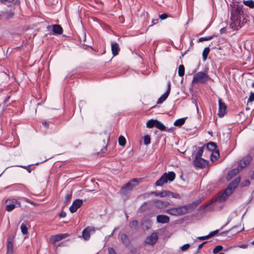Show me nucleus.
<instances>
[{"label":"nucleus","mask_w":254,"mask_h":254,"mask_svg":"<svg viewBox=\"0 0 254 254\" xmlns=\"http://www.w3.org/2000/svg\"><path fill=\"white\" fill-rule=\"evenodd\" d=\"M138 225V221L137 220H134L130 222L129 224V227L131 228L136 229Z\"/></svg>","instance_id":"4c0bfd02"},{"label":"nucleus","mask_w":254,"mask_h":254,"mask_svg":"<svg viewBox=\"0 0 254 254\" xmlns=\"http://www.w3.org/2000/svg\"><path fill=\"white\" fill-rule=\"evenodd\" d=\"M185 73V67L183 64H181L179 66L178 74L180 76L182 77Z\"/></svg>","instance_id":"f704fd0d"},{"label":"nucleus","mask_w":254,"mask_h":254,"mask_svg":"<svg viewBox=\"0 0 254 254\" xmlns=\"http://www.w3.org/2000/svg\"><path fill=\"white\" fill-rule=\"evenodd\" d=\"M13 1L14 0H0V2L4 4L8 5L12 3Z\"/></svg>","instance_id":"c03bdc74"},{"label":"nucleus","mask_w":254,"mask_h":254,"mask_svg":"<svg viewBox=\"0 0 254 254\" xmlns=\"http://www.w3.org/2000/svg\"><path fill=\"white\" fill-rule=\"evenodd\" d=\"M210 238V236L208 235L204 236H200L198 237V239L200 240H204Z\"/></svg>","instance_id":"09e8293b"},{"label":"nucleus","mask_w":254,"mask_h":254,"mask_svg":"<svg viewBox=\"0 0 254 254\" xmlns=\"http://www.w3.org/2000/svg\"><path fill=\"white\" fill-rule=\"evenodd\" d=\"M156 219L158 223L162 224L167 223L170 220L169 217L165 215H158Z\"/></svg>","instance_id":"a211bd4d"},{"label":"nucleus","mask_w":254,"mask_h":254,"mask_svg":"<svg viewBox=\"0 0 254 254\" xmlns=\"http://www.w3.org/2000/svg\"><path fill=\"white\" fill-rule=\"evenodd\" d=\"M227 110V106L226 104H225L223 103V116H224V114H225V111Z\"/></svg>","instance_id":"6e6d98bb"},{"label":"nucleus","mask_w":254,"mask_h":254,"mask_svg":"<svg viewBox=\"0 0 254 254\" xmlns=\"http://www.w3.org/2000/svg\"><path fill=\"white\" fill-rule=\"evenodd\" d=\"M24 199L26 201H27V202H29V203H31V202H30V200H28V199H26V198H24Z\"/></svg>","instance_id":"e2e57ef3"},{"label":"nucleus","mask_w":254,"mask_h":254,"mask_svg":"<svg viewBox=\"0 0 254 254\" xmlns=\"http://www.w3.org/2000/svg\"><path fill=\"white\" fill-rule=\"evenodd\" d=\"M152 194H154L156 196H158L161 197H163L165 196H169V194L170 193V191L169 190H163L161 192H152Z\"/></svg>","instance_id":"393cba45"},{"label":"nucleus","mask_w":254,"mask_h":254,"mask_svg":"<svg viewBox=\"0 0 254 254\" xmlns=\"http://www.w3.org/2000/svg\"><path fill=\"white\" fill-rule=\"evenodd\" d=\"M157 240L158 236L157 234L152 233L146 238L145 243L147 244L153 245L156 243Z\"/></svg>","instance_id":"2eb2a0df"},{"label":"nucleus","mask_w":254,"mask_h":254,"mask_svg":"<svg viewBox=\"0 0 254 254\" xmlns=\"http://www.w3.org/2000/svg\"><path fill=\"white\" fill-rule=\"evenodd\" d=\"M144 143L145 145H148L150 143V137L149 135H146L144 136Z\"/></svg>","instance_id":"37998d69"},{"label":"nucleus","mask_w":254,"mask_h":254,"mask_svg":"<svg viewBox=\"0 0 254 254\" xmlns=\"http://www.w3.org/2000/svg\"><path fill=\"white\" fill-rule=\"evenodd\" d=\"M240 231L238 230V228L237 227H234L228 231H223V237L224 236H229L230 235H235L237 234Z\"/></svg>","instance_id":"f3484780"},{"label":"nucleus","mask_w":254,"mask_h":254,"mask_svg":"<svg viewBox=\"0 0 254 254\" xmlns=\"http://www.w3.org/2000/svg\"><path fill=\"white\" fill-rule=\"evenodd\" d=\"M186 208V206L183 205L169 209L166 212L168 214L172 215H181L187 213Z\"/></svg>","instance_id":"0eeeda50"},{"label":"nucleus","mask_w":254,"mask_h":254,"mask_svg":"<svg viewBox=\"0 0 254 254\" xmlns=\"http://www.w3.org/2000/svg\"><path fill=\"white\" fill-rule=\"evenodd\" d=\"M252 244L254 245V241L252 242Z\"/></svg>","instance_id":"774afa93"},{"label":"nucleus","mask_w":254,"mask_h":254,"mask_svg":"<svg viewBox=\"0 0 254 254\" xmlns=\"http://www.w3.org/2000/svg\"><path fill=\"white\" fill-rule=\"evenodd\" d=\"M68 236V234H60L52 236L50 238V241L51 243L55 244L57 242L60 241L61 240L65 238Z\"/></svg>","instance_id":"4468645a"},{"label":"nucleus","mask_w":254,"mask_h":254,"mask_svg":"<svg viewBox=\"0 0 254 254\" xmlns=\"http://www.w3.org/2000/svg\"><path fill=\"white\" fill-rule=\"evenodd\" d=\"M53 32L54 34H62L63 32V29L60 25H53Z\"/></svg>","instance_id":"5701e85b"},{"label":"nucleus","mask_w":254,"mask_h":254,"mask_svg":"<svg viewBox=\"0 0 254 254\" xmlns=\"http://www.w3.org/2000/svg\"><path fill=\"white\" fill-rule=\"evenodd\" d=\"M221 250H222V246L221 245H219L216 246L213 250V253L214 254H217L220 252Z\"/></svg>","instance_id":"79ce46f5"},{"label":"nucleus","mask_w":254,"mask_h":254,"mask_svg":"<svg viewBox=\"0 0 254 254\" xmlns=\"http://www.w3.org/2000/svg\"><path fill=\"white\" fill-rule=\"evenodd\" d=\"M190 244H185L183 246H182L181 248L182 251H186L187 250V249H188L190 247Z\"/></svg>","instance_id":"49530a36"},{"label":"nucleus","mask_w":254,"mask_h":254,"mask_svg":"<svg viewBox=\"0 0 254 254\" xmlns=\"http://www.w3.org/2000/svg\"><path fill=\"white\" fill-rule=\"evenodd\" d=\"M169 196L178 199H180L181 198V195L179 193H174L171 191H170Z\"/></svg>","instance_id":"58836bf2"},{"label":"nucleus","mask_w":254,"mask_h":254,"mask_svg":"<svg viewBox=\"0 0 254 254\" xmlns=\"http://www.w3.org/2000/svg\"><path fill=\"white\" fill-rule=\"evenodd\" d=\"M250 185V182L249 180H246L245 181L242 182L240 184V186L241 188H243L245 187H248Z\"/></svg>","instance_id":"a19ab883"},{"label":"nucleus","mask_w":254,"mask_h":254,"mask_svg":"<svg viewBox=\"0 0 254 254\" xmlns=\"http://www.w3.org/2000/svg\"><path fill=\"white\" fill-rule=\"evenodd\" d=\"M111 50L112 54L114 57L118 55L119 51H120L119 45L116 42L112 43Z\"/></svg>","instance_id":"412c9836"},{"label":"nucleus","mask_w":254,"mask_h":254,"mask_svg":"<svg viewBox=\"0 0 254 254\" xmlns=\"http://www.w3.org/2000/svg\"><path fill=\"white\" fill-rule=\"evenodd\" d=\"M218 116L220 118L222 117V101L220 98L219 99V112Z\"/></svg>","instance_id":"473e14b6"},{"label":"nucleus","mask_w":254,"mask_h":254,"mask_svg":"<svg viewBox=\"0 0 254 254\" xmlns=\"http://www.w3.org/2000/svg\"><path fill=\"white\" fill-rule=\"evenodd\" d=\"M187 118H183L177 120L174 123V125L177 127H180L184 124Z\"/></svg>","instance_id":"cd10ccee"},{"label":"nucleus","mask_w":254,"mask_h":254,"mask_svg":"<svg viewBox=\"0 0 254 254\" xmlns=\"http://www.w3.org/2000/svg\"><path fill=\"white\" fill-rule=\"evenodd\" d=\"M193 164L198 168H203L207 165V162L201 157L195 158L193 161Z\"/></svg>","instance_id":"f8f14e48"},{"label":"nucleus","mask_w":254,"mask_h":254,"mask_svg":"<svg viewBox=\"0 0 254 254\" xmlns=\"http://www.w3.org/2000/svg\"><path fill=\"white\" fill-rule=\"evenodd\" d=\"M168 15L167 13H164L159 15V17L162 20H164L168 17Z\"/></svg>","instance_id":"de8ad7c7"},{"label":"nucleus","mask_w":254,"mask_h":254,"mask_svg":"<svg viewBox=\"0 0 254 254\" xmlns=\"http://www.w3.org/2000/svg\"><path fill=\"white\" fill-rule=\"evenodd\" d=\"M157 19L156 20H152V23H153V24H156L157 23Z\"/></svg>","instance_id":"052dcab7"},{"label":"nucleus","mask_w":254,"mask_h":254,"mask_svg":"<svg viewBox=\"0 0 254 254\" xmlns=\"http://www.w3.org/2000/svg\"><path fill=\"white\" fill-rule=\"evenodd\" d=\"M4 11L5 12L4 16H5V19L7 20L12 18L14 15V12L11 10H7Z\"/></svg>","instance_id":"a878e982"},{"label":"nucleus","mask_w":254,"mask_h":254,"mask_svg":"<svg viewBox=\"0 0 254 254\" xmlns=\"http://www.w3.org/2000/svg\"><path fill=\"white\" fill-rule=\"evenodd\" d=\"M171 90V82L170 81H168L167 83V91L164 93L162 96L158 99L157 104H162L164 101H165L167 97H168Z\"/></svg>","instance_id":"9d476101"},{"label":"nucleus","mask_w":254,"mask_h":254,"mask_svg":"<svg viewBox=\"0 0 254 254\" xmlns=\"http://www.w3.org/2000/svg\"><path fill=\"white\" fill-rule=\"evenodd\" d=\"M218 233V230H216L215 231H213L210 232L209 234V235L210 236V238H211V237L214 236V235H216Z\"/></svg>","instance_id":"864d4df0"},{"label":"nucleus","mask_w":254,"mask_h":254,"mask_svg":"<svg viewBox=\"0 0 254 254\" xmlns=\"http://www.w3.org/2000/svg\"><path fill=\"white\" fill-rule=\"evenodd\" d=\"M119 235L121 237V240L122 243L125 246H128L129 244V240L127 234L125 233H120Z\"/></svg>","instance_id":"b1692460"},{"label":"nucleus","mask_w":254,"mask_h":254,"mask_svg":"<svg viewBox=\"0 0 254 254\" xmlns=\"http://www.w3.org/2000/svg\"><path fill=\"white\" fill-rule=\"evenodd\" d=\"M208 79V76L204 72L199 71L193 75L192 82L203 84Z\"/></svg>","instance_id":"423d86ee"},{"label":"nucleus","mask_w":254,"mask_h":254,"mask_svg":"<svg viewBox=\"0 0 254 254\" xmlns=\"http://www.w3.org/2000/svg\"><path fill=\"white\" fill-rule=\"evenodd\" d=\"M205 148L211 152L210 158L212 161H215L219 157V151L217 149V145L215 143L212 141L208 142L205 146Z\"/></svg>","instance_id":"20e7f679"},{"label":"nucleus","mask_w":254,"mask_h":254,"mask_svg":"<svg viewBox=\"0 0 254 254\" xmlns=\"http://www.w3.org/2000/svg\"><path fill=\"white\" fill-rule=\"evenodd\" d=\"M20 228L21 230V232L23 234L25 235L28 233V229L26 225L24 224V223H22L20 226Z\"/></svg>","instance_id":"c9c22d12"},{"label":"nucleus","mask_w":254,"mask_h":254,"mask_svg":"<svg viewBox=\"0 0 254 254\" xmlns=\"http://www.w3.org/2000/svg\"><path fill=\"white\" fill-rule=\"evenodd\" d=\"M231 17L230 27L234 30L241 28L249 21V17L243 9V5L230 4Z\"/></svg>","instance_id":"f257e3e1"},{"label":"nucleus","mask_w":254,"mask_h":254,"mask_svg":"<svg viewBox=\"0 0 254 254\" xmlns=\"http://www.w3.org/2000/svg\"><path fill=\"white\" fill-rule=\"evenodd\" d=\"M213 36H206V37H201L198 39V42H203L204 41H208V40H211L213 38Z\"/></svg>","instance_id":"ea45409f"},{"label":"nucleus","mask_w":254,"mask_h":254,"mask_svg":"<svg viewBox=\"0 0 254 254\" xmlns=\"http://www.w3.org/2000/svg\"><path fill=\"white\" fill-rule=\"evenodd\" d=\"M29 166L30 165L27 166L19 165V166H18L20 167H21V168H24V169H26L29 173H30L31 172V169L29 167Z\"/></svg>","instance_id":"3c124183"},{"label":"nucleus","mask_w":254,"mask_h":254,"mask_svg":"<svg viewBox=\"0 0 254 254\" xmlns=\"http://www.w3.org/2000/svg\"><path fill=\"white\" fill-rule=\"evenodd\" d=\"M83 204V201L81 199H77L75 200L72 204L69 207V210L71 213L75 212L78 208Z\"/></svg>","instance_id":"ddd939ff"},{"label":"nucleus","mask_w":254,"mask_h":254,"mask_svg":"<svg viewBox=\"0 0 254 254\" xmlns=\"http://www.w3.org/2000/svg\"><path fill=\"white\" fill-rule=\"evenodd\" d=\"M156 121H157V120H153V119L149 120L146 123L147 127L152 128L154 127H155Z\"/></svg>","instance_id":"c756f323"},{"label":"nucleus","mask_w":254,"mask_h":254,"mask_svg":"<svg viewBox=\"0 0 254 254\" xmlns=\"http://www.w3.org/2000/svg\"><path fill=\"white\" fill-rule=\"evenodd\" d=\"M210 49L209 47H206L204 49L202 52V58L203 60L205 61L207 57V56L209 53Z\"/></svg>","instance_id":"7c9ffc66"},{"label":"nucleus","mask_w":254,"mask_h":254,"mask_svg":"<svg viewBox=\"0 0 254 254\" xmlns=\"http://www.w3.org/2000/svg\"><path fill=\"white\" fill-rule=\"evenodd\" d=\"M4 11H0V19H1L4 16Z\"/></svg>","instance_id":"4d7b16f0"},{"label":"nucleus","mask_w":254,"mask_h":254,"mask_svg":"<svg viewBox=\"0 0 254 254\" xmlns=\"http://www.w3.org/2000/svg\"><path fill=\"white\" fill-rule=\"evenodd\" d=\"M176 177L175 173L174 172L171 171L168 173H165L158 180L155 185L157 186H161L165 183H167L168 181H173Z\"/></svg>","instance_id":"39448f33"},{"label":"nucleus","mask_w":254,"mask_h":254,"mask_svg":"<svg viewBox=\"0 0 254 254\" xmlns=\"http://www.w3.org/2000/svg\"><path fill=\"white\" fill-rule=\"evenodd\" d=\"M155 127L161 131L166 130V127L161 122L157 120L156 121Z\"/></svg>","instance_id":"c85d7f7f"},{"label":"nucleus","mask_w":254,"mask_h":254,"mask_svg":"<svg viewBox=\"0 0 254 254\" xmlns=\"http://www.w3.org/2000/svg\"><path fill=\"white\" fill-rule=\"evenodd\" d=\"M201 201L202 200L201 199H198L188 205H186L185 206L187 207L186 208L187 213L189 211H190L193 209H194L197 205H198L201 203Z\"/></svg>","instance_id":"dca6fc26"},{"label":"nucleus","mask_w":254,"mask_h":254,"mask_svg":"<svg viewBox=\"0 0 254 254\" xmlns=\"http://www.w3.org/2000/svg\"><path fill=\"white\" fill-rule=\"evenodd\" d=\"M109 254H117L115 250L113 248H109L108 249Z\"/></svg>","instance_id":"8fccbe9b"},{"label":"nucleus","mask_w":254,"mask_h":254,"mask_svg":"<svg viewBox=\"0 0 254 254\" xmlns=\"http://www.w3.org/2000/svg\"><path fill=\"white\" fill-rule=\"evenodd\" d=\"M241 170V169H240V168L238 166H237L236 168L232 170L228 173L226 177V180L227 181H229V180L231 179L233 177L236 175Z\"/></svg>","instance_id":"6ab92c4d"},{"label":"nucleus","mask_w":254,"mask_h":254,"mask_svg":"<svg viewBox=\"0 0 254 254\" xmlns=\"http://www.w3.org/2000/svg\"><path fill=\"white\" fill-rule=\"evenodd\" d=\"M215 201H218L219 203L222 201V192L221 191H220L211 200L208 201L205 204L202 205L201 206V208H202L203 209H205L207 207L210 206Z\"/></svg>","instance_id":"1a4fd4ad"},{"label":"nucleus","mask_w":254,"mask_h":254,"mask_svg":"<svg viewBox=\"0 0 254 254\" xmlns=\"http://www.w3.org/2000/svg\"><path fill=\"white\" fill-rule=\"evenodd\" d=\"M139 183V180L137 179H133L126 184L122 189V194L125 196H128L131 191L135 188Z\"/></svg>","instance_id":"7ed1b4c3"},{"label":"nucleus","mask_w":254,"mask_h":254,"mask_svg":"<svg viewBox=\"0 0 254 254\" xmlns=\"http://www.w3.org/2000/svg\"><path fill=\"white\" fill-rule=\"evenodd\" d=\"M241 177H237L233 180L227 188L223 190V201H224L230 195H231L235 191L236 189L240 184Z\"/></svg>","instance_id":"f03ea898"},{"label":"nucleus","mask_w":254,"mask_h":254,"mask_svg":"<svg viewBox=\"0 0 254 254\" xmlns=\"http://www.w3.org/2000/svg\"><path fill=\"white\" fill-rule=\"evenodd\" d=\"M207 243V242H203L202 243L200 244V245H199L198 247V249H200L202 248V247H203V246L206 244Z\"/></svg>","instance_id":"13d9d810"},{"label":"nucleus","mask_w":254,"mask_h":254,"mask_svg":"<svg viewBox=\"0 0 254 254\" xmlns=\"http://www.w3.org/2000/svg\"><path fill=\"white\" fill-rule=\"evenodd\" d=\"M254 101V92H251L250 96L248 100V102H252Z\"/></svg>","instance_id":"a18cd8bd"},{"label":"nucleus","mask_w":254,"mask_h":254,"mask_svg":"<svg viewBox=\"0 0 254 254\" xmlns=\"http://www.w3.org/2000/svg\"><path fill=\"white\" fill-rule=\"evenodd\" d=\"M116 229H117L116 228H115L114 229V230H113V232L111 233V235H113V234L114 233V232L116 231Z\"/></svg>","instance_id":"0e129e2a"},{"label":"nucleus","mask_w":254,"mask_h":254,"mask_svg":"<svg viewBox=\"0 0 254 254\" xmlns=\"http://www.w3.org/2000/svg\"><path fill=\"white\" fill-rule=\"evenodd\" d=\"M252 159V157L250 155H248L240 161L238 166L242 170L251 163Z\"/></svg>","instance_id":"9b49d317"},{"label":"nucleus","mask_w":254,"mask_h":254,"mask_svg":"<svg viewBox=\"0 0 254 254\" xmlns=\"http://www.w3.org/2000/svg\"><path fill=\"white\" fill-rule=\"evenodd\" d=\"M94 231V228L91 229L89 227L85 228L82 231V237L85 240H88L90 237V232Z\"/></svg>","instance_id":"aec40b11"},{"label":"nucleus","mask_w":254,"mask_h":254,"mask_svg":"<svg viewBox=\"0 0 254 254\" xmlns=\"http://www.w3.org/2000/svg\"><path fill=\"white\" fill-rule=\"evenodd\" d=\"M7 204L5 207V210L7 211H12L15 207L21 206L20 202L15 198L7 199L6 201Z\"/></svg>","instance_id":"6e6552de"},{"label":"nucleus","mask_w":254,"mask_h":254,"mask_svg":"<svg viewBox=\"0 0 254 254\" xmlns=\"http://www.w3.org/2000/svg\"><path fill=\"white\" fill-rule=\"evenodd\" d=\"M252 86L254 88V82L252 84Z\"/></svg>","instance_id":"338daca9"},{"label":"nucleus","mask_w":254,"mask_h":254,"mask_svg":"<svg viewBox=\"0 0 254 254\" xmlns=\"http://www.w3.org/2000/svg\"><path fill=\"white\" fill-rule=\"evenodd\" d=\"M42 124H43V125L44 126H45V127H48V126H49V124H48L47 122H45V121L43 122L42 123Z\"/></svg>","instance_id":"bf43d9fd"},{"label":"nucleus","mask_w":254,"mask_h":254,"mask_svg":"<svg viewBox=\"0 0 254 254\" xmlns=\"http://www.w3.org/2000/svg\"><path fill=\"white\" fill-rule=\"evenodd\" d=\"M119 144L120 145L122 146H124L126 144V138L122 135L119 136Z\"/></svg>","instance_id":"72a5a7b5"},{"label":"nucleus","mask_w":254,"mask_h":254,"mask_svg":"<svg viewBox=\"0 0 254 254\" xmlns=\"http://www.w3.org/2000/svg\"><path fill=\"white\" fill-rule=\"evenodd\" d=\"M66 216V213L65 212H62L60 214V217L61 218H64Z\"/></svg>","instance_id":"5fc2aeb1"},{"label":"nucleus","mask_w":254,"mask_h":254,"mask_svg":"<svg viewBox=\"0 0 254 254\" xmlns=\"http://www.w3.org/2000/svg\"><path fill=\"white\" fill-rule=\"evenodd\" d=\"M111 236H112V235H111V234L110 235H109V236H108L106 237V238H109L110 237H111Z\"/></svg>","instance_id":"69168bd1"},{"label":"nucleus","mask_w":254,"mask_h":254,"mask_svg":"<svg viewBox=\"0 0 254 254\" xmlns=\"http://www.w3.org/2000/svg\"><path fill=\"white\" fill-rule=\"evenodd\" d=\"M141 225L144 230H148L152 225V221L148 219H144L142 221Z\"/></svg>","instance_id":"4be33fe9"},{"label":"nucleus","mask_w":254,"mask_h":254,"mask_svg":"<svg viewBox=\"0 0 254 254\" xmlns=\"http://www.w3.org/2000/svg\"><path fill=\"white\" fill-rule=\"evenodd\" d=\"M204 148H205V145H204L203 146H202L201 147L198 148V150L197 152L195 155V158L201 157V156L203 152V150Z\"/></svg>","instance_id":"e433bc0d"},{"label":"nucleus","mask_w":254,"mask_h":254,"mask_svg":"<svg viewBox=\"0 0 254 254\" xmlns=\"http://www.w3.org/2000/svg\"><path fill=\"white\" fill-rule=\"evenodd\" d=\"M71 198V194H67L65 196V202H68L70 200Z\"/></svg>","instance_id":"603ef678"},{"label":"nucleus","mask_w":254,"mask_h":254,"mask_svg":"<svg viewBox=\"0 0 254 254\" xmlns=\"http://www.w3.org/2000/svg\"><path fill=\"white\" fill-rule=\"evenodd\" d=\"M13 247L12 243L8 241L7 244V252L6 254H13Z\"/></svg>","instance_id":"bb28decb"},{"label":"nucleus","mask_w":254,"mask_h":254,"mask_svg":"<svg viewBox=\"0 0 254 254\" xmlns=\"http://www.w3.org/2000/svg\"><path fill=\"white\" fill-rule=\"evenodd\" d=\"M106 150V147H105L104 149H102L101 151L104 152Z\"/></svg>","instance_id":"680f3d73"},{"label":"nucleus","mask_w":254,"mask_h":254,"mask_svg":"<svg viewBox=\"0 0 254 254\" xmlns=\"http://www.w3.org/2000/svg\"><path fill=\"white\" fill-rule=\"evenodd\" d=\"M244 4L251 8L254 7V1L252 0H244Z\"/></svg>","instance_id":"2f4dec72"}]
</instances>
